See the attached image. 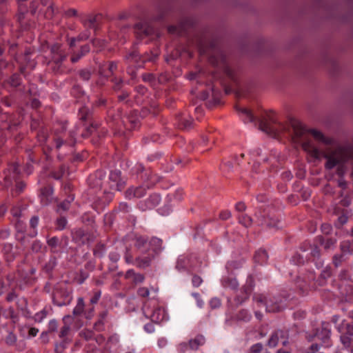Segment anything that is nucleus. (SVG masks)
<instances>
[{
  "label": "nucleus",
  "mask_w": 353,
  "mask_h": 353,
  "mask_svg": "<svg viewBox=\"0 0 353 353\" xmlns=\"http://www.w3.org/2000/svg\"><path fill=\"white\" fill-rule=\"evenodd\" d=\"M49 331L53 332L57 329V323L56 321H50L48 325Z\"/></svg>",
  "instance_id": "56"
},
{
  "label": "nucleus",
  "mask_w": 353,
  "mask_h": 353,
  "mask_svg": "<svg viewBox=\"0 0 353 353\" xmlns=\"http://www.w3.org/2000/svg\"><path fill=\"white\" fill-rule=\"evenodd\" d=\"M28 301L26 299L22 298L17 302V308L21 310L22 314L26 317H30V313L27 309Z\"/></svg>",
  "instance_id": "20"
},
{
  "label": "nucleus",
  "mask_w": 353,
  "mask_h": 353,
  "mask_svg": "<svg viewBox=\"0 0 353 353\" xmlns=\"http://www.w3.org/2000/svg\"><path fill=\"white\" fill-rule=\"evenodd\" d=\"M10 84L13 87H17L21 83V78L19 74L14 73L10 78Z\"/></svg>",
  "instance_id": "32"
},
{
  "label": "nucleus",
  "mask_w": 353,
  "mask_h": 353,
  "mask_svg": "<svg viewBox=\"0 0 353 353\" xmlns=\"http://www.w3.org/2000/svg\"><path fill=\"white\" fill-rule=\"evenodd\" d=\"M154 258V254H149L148 256L143 257H137L135 260L137 266L142 269L145 268L150 265V263Z\"/></svg>",
  "instance_id": "14"
},
{
  "label": "nucleus",
  "mask_w": 353,
  "mask_h": 353,
  "mask_svg": "<svg viewBox=\"0 0 353 353\" xmlns=\"http://www.w3.org/2000/svg\"><path fill=\"white\" fill-rule=\"evenodd\" d=\"M179 125L181 128H183V129H188L191 127L192 125V121L191 120H189L188 119H185V118H182L180 121H179Z\"/></svg>",
  "instance_id": "38"
},
{
  "label": "nucleus",
  "mask_w": 353,
  "mask_h": 353,
  "mask_svg": "<svg viewBox=\"0 0 353 353\" xmlns=\"http://www.w3.org/2000/svg\"><path fill=\"white\" fill-rule=\"evenodd\" d=\"M231 216L230 211H223L220 214V218L223 220H226Z\"/></svg>",
  "instance_id": "60"
},
{
  "label": "nucleus",
  "mask_w": 353,
  "mask_h": 353,
  "mask_svg": "<svg viewBox=\"0 0 353 353\" xmlns=\"http://www.w3.org/2000/svg\"><path fill=\"white\" fill-rule=\"evenodd\" d=\"M162 241L160 239L153 237L149 242V247L153 250V252H157L161 249Z\"/></svg>",
  "instance_id": "25"
},
{
  "label": "nucleus",
  "mask_w": 353,
  "mask_h": 353,
  "mask_svg": "<svg viewBox=\"0 0 353 353\" xmlns=\"http://www.w3.org/2000/svg\"><path fill=\"white\" fill-rule=\"evenodd\" d=\"M324 157L327 159L325 168L328 170L345 162L349 158L347 151L342 148H338L325 153Z\"/></svg>",
  "instance_id": "1"
},
{
  "label": "nucleus",
  "mask_w": 353,
  "mask_h": 353,
  "mask_svg": "<svg viewBox=\"0 0 353 353\" xmlns=\"http://www.w3.org/2000/svg\"><path fill=\"white\" fill-rule=\"evenodd\" d=\"M256 262L263 263L266 261L268 259V254L264 250H259L254 256Z\"/></svg>",
  "instance_id": "30"
},
{
  "label": "nucleus",
  "mask_w": 353,
  "mask_h": 353,
  "mask_svg": "<svg viewBox=\"0 0 353 353\" xmlns=\"http://www.w3.org/2000/svg\"><path fill=\"white\" fill-rule=\"evenodd\" d=\"M5 343L8 346H13L17 343V336L13 332H10L8 335L5 337Z\"/></svg>",
  "instance_id": "31"
},
{
  "label": "nucleus",
  "mask_w": 353,
  "mask_h": 353,
  "mask_svg": "<svg viewBox=\"0 0 353 353\" xmlns=\"http://www.w3.org/2000/svg\"><path fill=\"white\" fill-rule=\"evenodd\" d=\"M58 9L54 7V3L50 1L48 8L46 10V19H54L57 17Z\"/></svg>",
  "instance_id": "19"
},
{
  "label": "nucleus",
  "mask_w": 353,
  "mask_h": 353,
  "mask_svg": "<svg viewBox=\"0 0 353 353\" xmlns=\"http://www.w3.org/2000/svg\"><path fill=\"white\" fill-rule=\"evenodd\" d=\"M42 243L39 241H34L32 244V250L33 252H39L41 250Z\"/></svg>",
  "instance_id": "47"
},
{
  "label": "nucleus",
  "mask_w": 353,
  "mask_h": 353,
  "mask_svg": "<svg viewBox=\"0 0 353 353\" xmlns=\"http://www.w3.org/2000/svg\"><path fill=\"white\" fill-rule=\"evenodd\" d=\"M137 293L141 297H148L150 294V291L147 288H140Z\"/></svg>",
  "instance_id": "46"
},
{
  "label": "nucleus",
  "mask_w": 353,
  "mask_h": 353,
  "mask_svg": "<svg viewBox=\"0 0 353 353\" xmlns=\"http://www.w3.org/2000/svg\"><path fill=\"white\" fill-rule=\"evenodd\" d=\"M69 207H70V201H64L63 202H62L61 203H60L58 205L57 210L59 212L61 211H65L69 209Z\"/></svg>",
  "instance_id": "43"
},
{
  "label": "nucleus",
  "mask_w": 353,
  "mask_h": 353,
  "mask_svg": "<svg viewBox=\"0 0 353 353\" xmlns=\"http://www.w3.org/2000/svg\"><path fill=\"white\" fill-rule=\"evenodd\" d=\"M28 205L26 204L17 203L13 206L10 210L12 215L16 219H19L23 216V211L27 209Z\"/></svg>",
  "instance_id": "16"
},
{
  "label": "nucleus",
  "mask_w": 353,
  "mask_h": 353,
  "mask_svg": "<svg viewBox=\"0 0 353 353\" xmlns=\"http://www.w3.org/2000/svg\"><path fill=\"white\" fill-rule=\"evenodd\" d=\"M203 339L201 337L195 338L189 341L188 346L191 350H197L198 347L203 344Z\"/></svg>",
  "instance_id": "33"
},
{
  "label": "nucleus",
  "mask_w": 353,
  "mask_h": 353,
  "mask_svg": "<svg viewBox=\"0 0 353 353\" xmlns=\"http://www.w3.org/2000/svg\"><path fill=\"white\" fill-rule=\"evenodd\" d=\"M254 299L257 303L265 306L266 310L270 312H279L283 307L281 301L275 299L274 297H268L264 294H257L254 296Z\"/></svg>",
  "instance_id": "2"
},
{
  "label": "nucleus",
  "mask_w": 353,
  "mask_h": 353,
  "mask_svg": "<svg viewBox=\"0 0 353 353\" xmlns=\"http://www.w3.org/2000/svg\"><path fill=\"white\" fill-rule=\"evenodd\" d=\"M321 230L323 233L328 234L332 231V227L330 224L325 223L321 225Z\"/></svg>",
  "instance_id": "53"
},
{
  "label": "nucleus",
  "mask_w": 353,
  "mask_h": 353,
  "mask_svg": "<svg viewBox=\"0 0 353 353\" xmlns=\"http://www.w3.org/2000/svg\"><path fill=\"white\" fill-rule=\"evenodd\" d=\"M21 126V123L19 121H10L9 123L3 122L1 125V129L6 130L11 133L17 132Z\"/></svg>",
  "instance_id": "13"
},
{
  "label": "nucleus",
  "mask_w": 353,
  "mask_h": 353,
  "mask_svg": "<svg viewBox=\"0 0 353 353\" xmlns=\"http://www.w3.org/2000/svg\"><path fill=\"white\" fill-rule=\"evenodd\" d=\"M152 28L150 27L147 23L141 22L135 25V32L140 37L150 35L152 33Z\"/></svg>",
  "instance_id": "9"
},
{
  "label": "nucleus",
  "mask_w": 353,
  "mask_h": 353,
  "mask_svg": "<svg viewBox=\"0 0 353 353\" xmlns=\"http://www.w3.org/2000/svg\"><path fill=\"white\" fill-rule=\"evenodd\" d=\"M281 334L282 332L279 331L274 332L268 341V345L270 347H275L279 342V334Z\"/></svg>",
  "instance_id": "29"
},
{
  "label": "nucleus",
  "mask_w": 353,
  "mask_h": 353,
  "mask_svg": "<svg viewBox=\"0 0 353 353\" xmlns=\"http://www.w3.org/2000/svg\"><path fill=\"white\" fill-rule=\"evenodd\" d=\"M276 121L272 114L267 115L266 118L259 121V128L265 133L270 135H274L276 130L271 125L272 123H276Z\"/></svg>",
  "instance_id": "5"
},
{
  "label": "nucleus",
  "mask_w": 353,
  "mask_h": 353,
  "mask_svg": "<svg viewBox=\"0 0 353 353\" xmlns=\"http://www.w3.org/2000/svg\"><path fill=\"white\" fill-rule=\"evenodd\" d=\"M144 314L149 317L152 322L159 323L165 318V312L160 307H157L152 311H150L145 306L143 308Z\"/></svg>",
  "instance_id": "7"
},
{
  "label": "nucleus",
  "mask_w": 353,
  "mask_h": 353,
  "mask_svg": "<svg viewBox=\"0 0 353 353\" xmlns=\"http://www.w3.org/2000/svg\"><path fill=\"white\" fill-rule=\"evenodd\" d=\"M18 297V294H17L15 291V288H12V290L8 292L6 297V301L7 302H12L13 300H14L16 298Z\"/></svg>",
  "instance_id": "40"
},
{
  "label": "nucleus",
  "mask_w": 353,
  "mask_h": 353,
  "mask_svg": "<svg viewBox=\"0 0 353 353\" xmlns=\"http://www.w3.org/2000/svg\"><path fill=\"white\" fill-rule=\"evenodd\" d=\"M195 23V19L192 17H185L182 18L179 25H172L168 28V30L171 34H179L192 27Z\"/></svg>",
  "instance_id": "4"
},
{
  "label": "nucleus",
  "mask_w": 353,
  "mask_h": 353,
  "mask_svg": "<svg viewBox=\"0 0 353 353\" xmlns=\"http://www.w3.org/2000/svg\"><path fill=\"white\" fill-rule=\"evenodd\" d=\"M239 222L243 224L245 227H250L252 223V219L248 215H243L239 219Z\"/></svg>",
  "instance_id": "36"
},
{
  "label": "nucleus",
  "mask_w": 353,
  "mask_h": 353,
  "mask_svg": "<svg viewBox=\"0 0 353 353\" xmlns=\"http://www.w3.org/2000/svg\"><path fill=\"white\" fill-rule=\"evenodd\" d=\"M51 51L54 54L52 59L56 64H60L65 59V56L60 53L59 45H54L51 48Z\"/></svg>",
  "instance_id": "15"
},
{
  "label": "nucleus",
  "mask_w": 353,
  "mask_h": 353,
  "mask_svg": "<svg viewBox=\"0 0 353 353\" xmlns=\"http://www.w3.org/2000/svg\"><path fill=\"white\" fill-rule=\"evenodd\" d=\"M79 75L83 80L88 81L90 78L91 72L88 70H81Z\"/></svg>",
  "instance_id": "42"
},
{
  "label": "nucleus",
  "mask_w": 353,
  "mask_h": 353,
  "mask_svg": "<svg viewBox=\"0 0 353 353\" xmlns=\"http://www.w3.org/2000/svg\"><path fill=\"white\" fill-rule=\"evenodd\" d=\"M9 313H10V319H12L13 323H16L17 320H18V317L14 314V309L12 307H10L9 308Z\"/></svg>",
  "instance_id": "55"
},
{
  "label": "nucleus",
  "mask_w": 353,
  "mask_h": 353,
  "mask_svg": "<svg viewBox=\"0 0 353 353\" xmlns=\"http://www.w3.org/2000/svg\"><path fill=\"white\" fill-rule=\"evenodd\" d=\"M145 194V188L143 187H138L136 188H129L126 192V197L128 199L139 198L143 196Z\"/></svg>",
  "instance_id": "11"
},
{
  "label": "nucleus",
  "mask_w": 353,
  "mask_h": 353,
  "mask_svg": "<svg viewBox=\"0 0 353 353\" xmlns=\"http://www.w3.org/2000/svg\"><path fill=\"white\" fill-rule=\"evenodd\" d=\"M343 257V255H335L334 256V263L335 265V266H339V264L341 263V258Z\"/></svg>",
  "instance_id": "63"
},
{
  "label": "nucleus",
  "mask_w": 353,
  "mask_h": 353,
  "mask_svg": "<svg viewBox=\"0 0 353 353\" xmlns=\"http://www.w3.org/2000/svg\"><path fill=\"white\" fill-rule=\"evenodd\" d=\"M350 243L349 242H343L341 245V250L343 253H346L349 252Z\"/></svg>",
  "instance_id": "58"
},
{
  "label": "nucleus",
  "mask_w": 353,
  "mask_h": 353,
  "mask_svg": "<svg viewBox=\"0 0 353 353\" xmlns=\"http://www.w3.org/2000/svg\"><path fill=\"white\" fill-rule=\"evenodd\" d=\"M15 188L12 190V196H17L23 192L26 187V184L22 181H15Z\"/></svg>",
  "instance_id": "23"
},
{
  "label": "nucleus",
  "mask_w": 353,
  "mask_h": 353,
  "mask_svg": "<svg viewBox=\"0 0 353 353\" xmlns=\"http://www.w3.org/2000/svg\"><path fill=\"white\" fill-rule=\"evenodd\" d=\"M135 246L140 250L144 251L145 248L149 247V243L147 239L143 236H139L136 239Z\"/></svg>",
  "instance_id": "27"
},
{
  "label": "nucleus",
  "mask_w": 353,
  "mask_h": 353,
  "mask_svg": "<svg viewBox=\"0 0 353 353\" xmlns=\"http://www.w3.org/2000/svg\"><path fill=\"white\" fill-rule=\"evenodd\" d=\"M202 282L201 279L198 276H194L192 278V283L194 285L199 286Z\"/></svg>",
  "instance_id": "62"
},
{
  "label": "nucleus",
  "mask_w": 353,
  "mask_h": 353,
  "mask_svg": "<svg viewBox=\"0 0 353 353\" xmlns=\"http://www.w3.org/2000/svg\"><path fill=\"white\" fill-rule=\"evenodd\" d=\"M19 165L17 163H12L8 165V168L3 171V185L6 188H8L12 185V181L18 180L19 174Z\"/></svg>",
  "instance_id": "3"
},
{
  "label": "nucleus",
  "mask_w": 353,
  "mask_h": 353,
  "mask_svg": "<svg viewBox=\"0 0 353 353\" xmlns=\"http://www.w3.org/2000/svg\"><path fill=\"white\" fill-rule=\"evenodd\" d=\"M67 223V221L64 217H60L57 220V228L60 230L65 228Z\"/></svg>",
  "instance_id": "44"
},
{
  "label": "nucleus",
  "mask_w": 353,
  "mask_h": 353,
  "mask_svg": "<svg viewBox=\"0 0 353 353\" xmlns=\"http://www.w3.org/2000/svg\"><path fill=\"white\" fill-rule=\"evenodd\" d=\"M15 227L19 232L23 233L26 229V223L24 221L20 220L19 219H17Z\"/></svg>",
  "instance_id": "39"
},
{
  "label": "nucleus",
  "mask_w": 353,
  "mask_h": 353,
  "mask_svg": "<svg viewBox=\"0 0 353 353\" xmlns=\"http://www.w3.org/2000/svg\"><path fill=\"white\" fill-rule=\"evenodd\" d=\"M290 125L293 131L292 139L294 142L299 143L301 138L305 134V130L301 123L297 120H292Z\"/></svg>",
  "instance_id": "8"
},
{
  "label": "nucleus",
  "mask_w": 353,
  "mask_h": 353,
  "mask_svg": "<svg viewBox=\"0 0 353 353\" xmlns=\"http://www.w3.org/2000/svg\"><path fill=\"white\" fill-rule=\"evenodd\" d=\"M235 208L239 212H243L245 210V205L243 202H239L236 203Z\"/></svg>",
  "instance_id": "59"
},
{
  "label": "nucleus",
  "mask_w": 353,
  "mask_h": 353,
  "mask_svg": "<svg viewBox=\"0 0 353 353\" xmlns=\"http://www.w3.org/2000/svg\"><path fill=\"white\" fill-rule=\"evenodd\" d=\"M48 244L52 249H54L59 245V239L57 237H52L48 241Z\"/></svg>",
  "instance_id": "48"
},
{
  "label": "nucleus",
  "mask_w": 353,
  "mask_h": 353,
  "mask_svg": "<svg viewBox=\"0 0 353 353\" xmlns=\"http://www.w3.org/2000/svg\"><path fill=\"white\" fill-rule=\"evenodd\" d=\"M63 321L64 323L63 327L61 328L60 336L64 337L67 336L70 330V325L74 321V318L70 315H66L63 317Z\"/></svg>",
  "instance_id": "12"
},
{
  "label": "nucleus",
  "mask_w": 353,
  "mask_h": 353,
  "mask_svg": "<svg viewBox=\"0 0 353 353\" xmlns=\"http://www.w3.org/2000/svg\"><path fill=\"white\" fill-rule=\"evenodd\" d=\"M310 249H311L310 254L312 256L316 257V256H319V250H318V248L316 246L311 247Z\"/></svg>",
  "instance_id": "61"
},
{
  "label": "nucleus",
  "mask_w": 353,
  "mask_h": 353,
  "mask_svg": "<svg viewBox=\"0 0 353 353\" xmlns=\"http://www.w3.org/2000/svg\"><path fill=\"white\" fill-rule=\"evenodd\" d=\"M80 335L82 337L85 338L86 340H89L92 338L93 333H92V332H91L90 330H85V331H82L80 333Z\"/></svg>",
  "instance_id": "52"
},
{
  "label": "nucleus",
  "mask_w": 353,
  "mask_h": 353,
  "mask_svg": "<svg viewBox=\"0 0 353 353\" xmlns=\"http://www.w3.org/2000/svg\"><path fill=\"white\" fill-rule=\"evenodd\" d=\"M28 337H34L37 335L39 330L36 327H31L28 326Z\"/></svg>",
  "instance_id": "49"
},
{
  "label": "nucleus",
  "mask_w": 353,
  "mask_h": 353,
  "mask_svg": "<svg viewBox=\"0 0 353 353\" xmlns=\"http://www.w3.org/2000/svg\"><path fill=\"white\" fill-rule=\"evenodd\" d=\"M310 133L312 134L315 139L320 141L323 143H325L327 145H330L332 143V140L331 139L325 137L324 135L320 131L312 130H310Z\"/></svg>",
  "instance_id": "21"
},
{
  "label": "nucleus",
  "mask_w": 353,
  "mask_h": 353,
  "mask_svg": "<svg viewBox=\"0 0 353 353\" xmlns=\"http://www.w3.org/2000/svg\"><path fill=\"white\" fill-rule=\"evenodd\" d=\"M90 51V47L88 45H85L81 47L80 52L74 53L71 57V61L75 63L78 61L82 57Z\"/></svg>",
  "instance_id": "22"
},
{
  "label": "nucleus",
  "mask_w": 353,
  "mask_h": 353,
  "mask_svg": "<svg viewBox=\"0 0 353 353\" xmlns=\"http://www.w3.org/2000/svg\"><path fill=\"white\" fill-rule=\"evenodd\" d=\"M265 222L269 228H279V221L274 218H268V219H265Z\"/></svg>",
  "instance_id": "35"
},
{
  "label": "nucleus",
  "mask_w": 353,
  "mask_h": 353,
  "mask_svg": "<svg viewBox=\"0 0 353 353\" xmlns=\"http://www.w3.org/2000/svg\"><path fill=\"white\" fill-rule=\"evenodd\" d=\"M253 285V280L250 278L247 281L246 284L242 287L236 297V301L238 304H241L249 298L252 292Z\"/></svg>",
  "instance_id": "6"
},
{
  "label": "nucleus",
  "mask_w": 353,
  "mask_h": 353,
  "mask_svg": "<svg viewBox=\"0 0 353 353\" xmlns=\"http://www.w3.org/2000/svg\"><path fill=\"white\" fill-rule=\"evenodd\" d=\"M116 70H117V64L114 62H110L107 65H103L101 68V72L104 73L105 75H106V76L113 74V72Z\"/></svg>",
  "instance_id": "24"
},
{
  "label": "nucleus",
  "mask_w": 353,
  "mask_h": 353,
  "mask_svg": "<svg viewBox=\"0 0 353 353\" xmlns=\"http://www.w3.org/2000/svg\"><path fill=\"white\" fill-rule=\"evenodd\" d=\"M334 243L335 241L332 239H327L324 242L322 243L325 250L331 248L334 245Z\"/></svg>",
  "instance_id": "45"
},
{
  "label": "nucleus",
  "mask_w": 353,
  "mask_h": 353,
  "mask_svg": "<svg viewBox=\"0 0 353 353\" xmlns=\"http://www.w3.org/2000/svg\"><path fill=\"white\" fill-rule=\"evenodd\" d=\"M125 277L128 279H132L135 283H142L144 280L143 274L136 273L133 270L127 271Z\"/></svg>",
  "instance_id": "17"
},
{
  "label": "nucleus",
  "mask_w": 353,
  "mask_h": 353,
  "mask_svg": "<svg viewBox=\"0 0 353 353\" xmlns=\"http://www.w3.org/2000/svg\"><path fill=\"white\" fill-rule=\"evenodd\" d=\"M84 307H85V304H84L83 299L82 297H79L77 301V304L73 310V312H72L73 315L79 316L81 314H82L84 310Z\"/></svg>",
  "instance_id": "26"
},
{
  "label": "nucleus",
  "mask_w": 353,
  "mask_h": 353,
  "mask_svg": "<svg viewBox=\"0 0 353 353\" xmlns=\"http://www.w3.org/2000/svg\"><path fill=\"white\" fill-rule=\"evenodd\" d=\"M48 21L46 23V26L47 25L48 28L53 26L54 25H58L59 23V19L58 18H55L54 19H46Z\"/></svg>",
  "instance_id": "54"
},
{
  "label": "nucleus",
  "mask_w": 353,
  "mask_h": 353,
  "mask_svg": "<svg viewBox=\"0 0 353 353\" xmlns=\"http://www.w3.org/2000/svg\"><path fill=\"white\" fill-rule=\"evenodd\" d=\"M303 149L310 153L311 155L315 158H319V151L314 146H313L310 141H303L301 143Z\"/></svg>",
  "instance_id": "18"
},
{
  "label": "nucleus",
  "mask_w": 353,
  "mask_h": 353,
  "mask_svg": "<svg viewBox=\"0 0 353 353\" xmlns=\"http://www.w3.org/2000/svg\"><path fill=\"white\" fill-rule=\"evenodd\" d=\"M330 331L326 328H323L320 333L317 334V337L325 343L330 338Z\"/></svg>",
  "instance_id": "34"
},
{
  "label": "nucleus",
  "mask_w": 353,
  "mask_h": 353,
  "mask_svg": "<svg viewBox=\"0 0 353 353\" xmlns=\"http://www.w3.org/2000/svg\"><path fill=\"white\" fill-rule=\"evenodd\" d=\"M38 5H39L38 0H37L36 1H32L31 3L30 12H31L32 14H34L36 13Z\"/></svg>",
  "instance_id": "57"
},
{
  "label": "nucleus",
  "mask_w": 353,
  "mask_h": 353,
  "mask_svg": "<svg viewBox=\"0 0 353 353\" xmlns=\"http://www.w3.org/2000/svg\"><path fill=\"white\" fill-rule=\"evenodd\" d=\"M158 53L157 52H152V55L149 56L148 54L145 55L143 57H141L140 55L136 52H134L131 54H130L127 57V59L130 61H134L138 63L139 60H142V62L148 61H154L155 59L157 57Z\"/></svg>",
  "instance_id": "10"
},
{
  "label": "nucleus",
  "mask_w": 353,
  "mask_h": 353,
  "mask_svg": "<svg viewBox=\"0 0 353 353\" xmlns=\"http://www.w3.org/2000/svg\"><path fill=\"white\" fill-rule=\"evenodd\" d=\"M262 350L263 345L261 343H256L251 347L250 353H261Z\"/></svg>",
  "instance_id": "41"
},
{
  "label": "nucleus",
  "mask_w": 353,
  "mask_h": 353,
  "mask_svg": "<svg viewBox=\"0 0 353 353\" xmlns=\"http://www.w3.org/2000/svg\"><path fill=\"white\" fill-rule=\"evenodd\" d=\"M319 350V347L317 344H312L310 349L307 350V353H316Z\"/></svg>",
  "instance_id": "64"
},
{
  "label": "nucleus",
  "mask_w": 353,
  "mask_h": 353,
  "mask_svg": "<svg viewBox=\"0 0 353 353\" xmlns=\"http://www.w3.org/2000/svg\"><path fill=\"white\" fill-rule=\"evenodd\" d=\"M63 172H64L63 168H61L60 170L58 172H52L51 173V176H52V177H53L55 179H59L63 176Z\"/></svg>",
  "instance_id": "51"
},
{
  "label": "nucleus",
  "mask_w": 353,
  "mask_h": 353,
  "mask_svg": "<svg viewBox=\"0 0 353 353\" xmlns=\"http://www.w3.org/2000/svg\"><path fill=\"white\" fill-rule=\"evenodd\" d=\"M193 299L191 300L192 304H194L196 303L198 307L201 308L203 305V301L201 299L199 294H192Z\"/></svg>",
  "instance_id": "37"
},
{
  "label": "nucleus",
  "mask_w": 353,
  "mask_h": 353,
  "mask_svg": "<svg viewBox=\"0 0 353 353\" xmlns=\"http://www.w3.org/2000/svg\"><path fill=\"white\" fill-rule=\"evenodd\" d=\"M39 219L37 216H33L30 221V226L32 229H35L39 223Z\"/></svg>",
  "instance_id": "50"
},
{
  "label": "nucleus",
  "mask_w": 353,
  "mask_h": 353,
  "mask_svg": "<svg viewBox=\"0 0 353 353\" xmlns=\"http://www.w3.org/2000/svg\"><path fill=\"white\" fill-rule=\"evenodd\" d=\"M236 109L239 112L244 114L250 122L255 121V117H254L250 110L243 107H236Z\"/></svg>",
  "instance_id": "28"
}]
</instances>
